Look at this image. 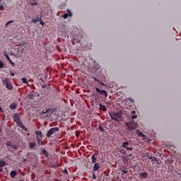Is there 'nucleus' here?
<instances>
[{"label":"nucleus","instance_id":"f257e3e1","mask_svg":"<svg viewBox=\"0 0 181 181\" xmlns=\"http://www.w3.org/2000/svg\"><path fill=\"white\" fill-rule=\"evenodd\" d=\"M13 119L14 122L16 123L18 127H19L20 128H22V129H23V131H25L26 132H28V129L25 128V125H23V124H22L21 122V116L19 115V114L14 113V115L13 116Z\"/></svg>","mask_w":181,"mask_h":181},{"label":"nucleus","instance_id":"f03ea898","mask_svg":"<svg viewBox=\"0 0 181 181\" xmlns=\"http://www.w3.org/2000/svg\"><path fill=\"white\" fill-rule=\"evenodd\" d=\"M110 117H111L113 121H115L116 122H119V119H122V112L118 111L117 112H110L109 113Z\"/></svg>","mask_w":181,"mask_h":181},{"label":"nucleus","instance_id":"7ed1b4c3","mask_svg":"<svg viewBox=\"0 0 181 181\" xmlns=\"http://www.w3.org/2000/svg\"><path fill=\"white\" fill-rule=\"evenodd\" d=\"M35 134H36V138L37 141V144L39 146L43 145V136L42 135V132L40 131H35Z\"/></svg>","mask_w":181,"mask_h":181},{"label":"nucleus","instance_id":"20e7f679","mask_svg":"<svg viewBox=\"0 0 181 181\" xmlns=\"http://www.w3.org/2000/svg\"><path fill=\"white\" fill-rule=\"evenodd\" d=\"M60 129H59V127H53L52 129H50L46 134L47 138H50L52 136V135H54V134H56V132H59Z\"/></svg>","mask_w":181,"mask_h":181},{"label":"nucleus","instance_id":"39448f33","mask_svg":"<svg viewBox=\"0 0 181 181\" xmlns=\"http://www.w3.org/2000/svg\"><path fill=\"white\" fill-rule=\"evenodd\" d=\"M6 146H9L10 148H13V149H18V146L16 144H14L11 141H6Z\"/></svg>","mask_w":181,"mask_h":181},{"label":"nucleus","instance_id":"423d86ee","mask_svg":"<svg viewBox=\"0 0 181 181\" xmlns=\"http://www.w3.org/2000/svg\"><path fill=\"white\" fill-rule=\"evenodd\" d=\"M96 91L99 94H101L102 95H105V98L108 97V93H107V90H100V88H96Z\"/></svg>","mask_w":181,"mask_h":181},{"label":"nucleus","instance_id":"0eeeda50","mask_svg":"<svg viewBox=\"0 0 181 181\" xmlns=\"http://www.w3.org/2000/svg\"><path fill=\"white\" fill-rule=\"evenodd\" d=\"M122 147L127 149V151H132V147H129V143L127 141L122 143Z\"/></svg>","mask_w":181,"mask_h":181},{"label":"nucleus","instance_id":"6e6552de","mask_svg":"<svg viewBox=\"0 0 181 181\" xmlns=\"http://www.w3.org/2000/svg\"><path fill=\"white\" fill-rule=\"evenodd\" d=\"M97 156H98V153H95L91 156V162L92 163H97Z\"/></svg>","mask_w":181,"mask_h":181},{"label":"nucleus","instance_id":"1a4fd4ad","mask_svg":"<svg viewBox=\"0 0 181 181\" xmlns=\"http://www.w3.org/2000/svg\"><path fill=\"white\" fill-rule=\"evenodd\" d=\"M136 134L138 136H140V138H146V136H145V134H144L139 129H136Z\"/></svg>","mask_w":181,"mask_h":181},{"label":"nucleus","instance_id":"9d476101","mask_svg":"<svg viewBox=\"0 0 181 181\" xmlns=\"http://www.w3.org/2000/svg\"><path fill=\"white\" fill-rule=\"evenodd\" d=\"M139 176L141 179H148V173H141Z\"/></svg>","mask_w":181,"mask_h":181},{"label":"nucleus","instance_id":"9b49d317","mask_svg":"<svg viewBox=\"0 0 181 181\" xmlns=\"http://www.w3.org/2000/svg\"><path fill=\"white\" fill-rule=\"evenodd\" d=\"M99 169H100V164L98 163H95L93 168V170H94V172H97V170H98Z\"/></svg>","mask_w":181,"mask_h":181},{"label":"nucleus","instance_id":"f8f14e48","mask_svg":"<svg viewBox=\"0 0 181 181\" xmlns=\"http://www.w3.org/2000/svg\"><path fill=\"white\" fill-rule=\"evenodd\" d=\"M16 107H18V104L16 103H13L11 105H10V110H16Z\"/></svg>","mask_w":181,"mask_h":181},{"label":"nucleus","instance_id":"ddd939ff","mask_svg":"<svg viewBox=\"0 0 181 181\" xmlns=\"http://www.w3.org/2000/svg\"><path fill=\"white\" fill-rule=\"evenodd\" d=\"M30 97L31 100H35V97H39V93L33 92V93L30 94Z\"/></svg>","mask_w":181,"mask_h":181},{"label":"nucleus","instance_id":"4468645a","mask_svg":"<svg viewBox=\"0 0 181 181\" xmlns=\"http://www.w3.org/2000/svg\"><path fill=\"white\" fill-rule=\"evenodd\" d=\"M3 84H4L5 86H6L7 84H9V78H4L3 80Z\"/></svg>","mask_w":181,"mask_h":181},{"label":"nucleus","instance_id":"2eb2a0df","mask_svg":"<svg viewBox=\"0 0 181 181\" xmlns=\"http://www.w3.org/2000/svg\"><path fill=\"white\" fill-rule=\"evenodd\" d=\"M6 8V4H3L0 2V11H5V8Z\"/></svg>","mask_w":181,"mask_h":181},{"label":"nucleus","instance_id":"dca6fc26","mask_svg":"<svg viewBox=\"0 0 181 181\" xmlns=\"http://www.w3.org/2000/svg\"><path fill=\"white\" fill-rule=\"evenodd\" d=\"M100 107V110H101V111H106L107 110V107H105V105H99Z\"/></svg>","mask_w":181,"mask_h":181},{"label":"nucleus","instance_id":"f3484780","mask_svg":"<svg viewBox=\"0 0 181 181\" xmlns=\"http://www.w3.org/2000/svg\"><path fill=\"white\" fill-rule=\"evenodd\" d=\"M42 153H43V155H45V156H46L47 158V156H49V152H47L46 151V149L43 148L42 150H41Z\"/></svg>","mask_w":181,"mask_h":181},{"label":"nucleus","instance_id":"a211bd4d","mask_svg":"<svg viewBox=\"0 0 181 181\" xmlns=\"http://www.w3.org/2000/svg\"><path fill=\"white\" fill-rule=\"evenodd\" d=\"M10 176L11 177H15L16 176V171L15 170H12L11 173H10Z\"/></svg>","mask_w":181,"mask_h":181},{"label":"nucleus","instance_id":"6ab92c4d","mask_svg":"<svg viewBox=\"0 0 181 181\" xmlns=\"http://www.w3.org/2000/svg\"><path fill=\"white\" fill-rule=\"evenodd\" d=\"M21 81L23 83V84H27L28 87H29V83H28V80L26 78H23L21 79Z\"/></svg>","mask_w":181,"mask_h":181},{"label":"nucleus","instance_id":"aec40b11","mask_svg":"<svg viewBox=\"0 0 181 181\" xmlns=\"http://www.w3.org/2000/svg\"><path fill=\"white\" fill-rule=\"evenodd\" d=\"M29 146L31 149H33V148H35V146H36V143L35 142H30L29 144Z\"/></svg>","mask_w":181,"mask_h":181},{"label":"nucleus","instance_id":"412c9836","mask_svg":"<svg viewBox=\"0 0 181 181\" xmlns=\"http://www.w3.org/2000/svg\"><path fill=\"white\" fill-rule=\"evenodd\" d=\"M6 165V163L4 160H0V168H4Z\"/></svg>","mask_w":181,"mask_h":181},{"label":"nucleus","instance_id":"4be33fe9","mask_svg":"<svg viewBox=\"0 0 181 181\" xmlns=\"http://www.w3.org/2000/svg\"><path fill=\"white\" fill-rule=\"evenodd\" d=\"M127 127L128 131H134L135 129V128L129 126V124H127Z\"/></svg>","mask_w":181,"mask_h":181},{"label":"nucleus","instance_id":"5701e85b","mask_svg":"<svg viewBox=\"0 0 181 181\" xmlns=\"http://www.w3.org/2000/svg\"><path fill=\"white\" fill-rule=\"evenodd\" d=\"M6 88H7V90H12L13 87L12 85L7 83V85H6Z\"/></svg>","mask_w":181,"mask_h":181},{"label":"nucleus","instance_id":"b1692460","mask_svg":"<svg viewBox=\"0 0 181 181\" xmlns=\"http://www.w3.org/2000/svg\"><path fill=\"white\" fill-rule=\"evenodd\" d=\"M13 21H8L6 25H5V28H8V26H9V25H11V23H13Z\"/></svg>","mask_w":181,"mask_h":181},{"label":"nucleus","instance_id":"393cba45","mask_svg":"<svg viewBox=\"0 0 181 181\" xmlns=\"http://www.w3.org/2000/svg\"><path fill=\"white\" fill-rule=\"evenodd\" d=\"M4 56L6 57V58L7 59V60L11 59V58L9 57V55H8V54H6V51H5V52H4Z\"/></svg>","mask_w":181,"mask_h":181},{"label":"nucleus","instance_id":"a878e982","mask_svg":"<svg viewBox=\"0 0 181 181\" xmlns=\"http://www.w3.org/2000/svg\"><path fill=\"white\" fill-rule=\"evenodd\" d=\"M5 64L2 62V60H0V69H4Z\"/></svg>","mask_w":181,"mask_h":181},{"label":"nucleus","instance_id":"bb28decb","mask_svg":"<svg viewBox=\"0 0 181 181\" xmlns=\"http://www.w3.org/2000/svg\"><path fill=\"white\" fill-rule=\"evenodd\" d=\"M120 153H122V155H125L127 153V151H125L124 148H122L120 150Z\"/></svg>","mask_w":181,"mask_h":181},{"label":"nucleus","instance_id":"cd10ccee","mask_svg":"<svg viewBox=\"0 0 181 181\" xmlns=\"http://www.w3.org/2000/svg\"><path fill=\"white\" fill-rule=\"evenodd\" d=\"M151 162H157V163H158L159 165V162L158 161V159L156 158V157H153L151 159Z\"/></svg>","mask_w":181,"mask_h":181},{"label":"nucleus","instance_id":"c85d7f7f","mask_svg":"<svg viewBox=\"0 0 181 181\" xmlns=\"http://www.w3.org/2000/svg\"><path fill=\"white\" fill-rule=\"evenodd\" d=\"M66 14H68V16H72L73 13H71V11L70 10H66Z\"/></svg>","mask_w":181,"mask_h":181},{"label":"nucleus","instance_id":"c756f323","mask_svg":"<svg viewBox=\"0 0 181 181\" xmlns=\"http://www.w3.org/2000/svg\"><path fill=\"white\" fill-rule=\"evenodd\" d=\"M149 157V155H148V153H145L142 154V158H148Z\"/></svg>","mask_w":181,"mask_h":181},{"label":"nucleus","instance_id":"7c9ffc66","mask_svg":"<svg viewBox=\"0 0 181 181\" xmlns=\"http://www.w3.org/2000/svg\"><path fill=\"white\" fill-rule=\"evenodd\" d=\"M35 21H36L37 22L41 21H42V17H39V16H37V17L36 18Z\"/></svg>","mask_w":181,"mask_h":181},{"label":"nucleus","instance_id":"2f4dec72","mask_svg":"<svg viewBox=\"0 0 181 181\" xmlns=\"http://www.w3.org/2000/svg\"><path fill=\"white\" fill-rule=\"evenodd\" d=\"M30 5H31V6H36V5H37V3H36V2H30Z\"/></svg>","mask_w":181,"mask_h":181},{"label":"nucleus","instance_id":"473e14b6","mask_svg":"<svg viewBox=\"0 0 181 181\" xmlns=\"http://www.w3.org/2000/svg\"><path fill=\"white\" fill-rule=\"evenodd\" d=\"M62 17L64 18V19H67L69 18V14L65 13L62 16Z\"/></svg>","mask_w":181,"mask_h":181},{"label":"nucleus","instance_id":"72a5a7b5","mask_svg":"<svg viewBox=\"0 0 181 181\" xmlns=\"http://www.w3.org/2000/svg\"><path fill=\"white\" fill-rule=\"evenodd\" d=\"M92 179H93V180H97V175H95V174H93V175H92Z\"/></svg>","mask_w":181,"mask_h":181},{"label":"nucleus","instance_id":"f704fd0d","mask_svg":"<svg viewBox=\"0 0 181 181\" xmlns=\"http://www.w3.org/2000/svg\"><path fill=\"white\" fill-rule=\"evenodd\" d=\"M8 62H9L10 64L12 65L13 67L15 66V65H14V64H13V62H12V60H11V59L8 60Z\"/></svg>","mask_w":181,"mask_h":181},{"label":"nucleus","instance_id":"c9c22d12","mask_svg":"<svg viewBox=\"0 0 181 181\" xmlns=\"http://www.w3.org/2000/svg\"><path fill=\"white\" fill-rule=\"evenodd\" d=\"M36 19L33 18L32 21H31V23H36Z\"/></svg>","mask_w":181,"mask_h":181},{"label":"nucleus","instance_id":"e433bc0d","mask_svg":"<svg viewBox=\"0 0 181 181\" xmlns=\"http://www.w3.org/2000/svg\"><path fill=\"white\" fill-rule=\"evenodd\" d=\"M63 173H64V175H67V173H69V171H67V170H64L63 171Z\"/></svg>","mask_w":181,"mask_h":181},{"label":"nucleus","instance_id":"4c0bfd02","mask_svg":"<svg viewBox=\"0 0 181 181\" xmlns=\"http://www.w3.org/2000/svg\"><path fill=\"white\" fill-rule=\"evenodd\" d=\"M122 173H128V170H122Z\"/></svg>","mask_w":181,"mask_h":181},{"label":"nucleus","instance_id":"58836bf2","mask_svg":"<svg viewBox=\"0 0 181 181\" xmlns=\"http://www.w3.org/2000/svg\"><path fill=\"white\" fill-rule=\"evenodd\" d=\"M40 24H41L42 26H45V23L42 21V20L40 21Z\"/></svg>","mask_w":181,"mask_h":181},{"label":"nucleus","instance_id":"ea45409f","mask_svg":"<svg viewBox=\"0 0 181 181\" xmlns=\"http://www.w3.org/2000/svg\"><path fill=\"white\" fill-rule=\"evenodd\" d=\"M10 76H11L12 77H13L15 76V74L13 73L12 71H10Z\"/></svg>","mask_w":181,"mask_h":181},{"label":"nucleus","instance_id":"a19ab883","mask_svg":"<svg viewBox=\"0 0 181 181\" xmlns=\"http://www.w3.org/2000/svg\"><path fill=\"white\" fill-rule=\"evenodd\" d=\"M76 136L77 137L80 136V133L78 132H76Z\"/></svg>","mask_w":181,"mask_h":181},{"label":"nucleus","instance_id":"79ce46f5","mask_svg":"<svg viewBox=\"0 0 181 181\" xmlns=\"http://www.w3.org/2000/svg\"><path fill=\"white\" fill-rule=\"evenodd\" d=\"M134 125L135 128H138V123L134 122Z\"/></svg>","mask_w":181,"mask_h":181},{"label":"nucleus","instance_id":"37998d69","mask_svg":"<svg viewBox=\"0 0 181 181\" xmlns=\"http://www.w3.org/2000/svg\"><path fill=\"white\" fill-rule=\"evenodd\" d=\"M135 118H136V115H132V119H135Z\"/></svg>","mask_w":181,"mask_h":181},{"label":"nucleus","instance_id":"c03bdc74","mask_svg":"<svg viewBox=\"0 0 181 181\" xmlns=\"http://www.w3.org/2000/svg\"><path fill=\"white\" fill-rule=\"evenodd\" d=\"M100 129L101 132H104V129H103V127H100Z\"/></svg>","mask_w":181,"mask_h":181},{"label":"nucleus","instance_id":"a18cd8bd","mask_svg":"<svg viewBox=\"0 0 181 181\" xmlns=\"http://www.w3.org/2000/svg\"><path fill=\"white\" fill-rule=\"evenodd\" d=\"M153 156H149L148 157V159H150L151 160V159L153 158Z\"/></svg>","mask_w":181,"mask_h":181},{"label":"nucleus","instance_id":"49530a36","mask_svg":"<svg viewBox=\"0 0 181 181\" xmlns=\"http://www.w3.org/2000/svg\"><path fill=\"white\" fill-rule=\"evenodd\" d=\"M0 112H4V110H2V107H0Z\"/></svg>","mask_w":181,"mask_h":181},{"label":"nucleus","instance_id":"de8ad7c7","mask_svg":"<svg viewBox=\"0 0 181 181\" xmlns=\"http://www.w3.org/2000/svg\"><path fill=\"white\" fill-rule=\"evenodd\" d=\"M49 112V110H47L45 112H44V114H46V112Z\"/></svg>","mask_w":181,"mask_h":181},{"label":"nucleus","instance_id":"09e8293b","mask_svg":"<svg viewBox=\"0 0 181 181\" xmlns=\"http://www.w3.org/2000/svg\"><path fill=\"white\" fill-rule=\"evenodd\" d=\"M2 170H3V169H2V168H0V173H1V172H2Z\"/></svg>","mask_w":181,"mask_h":181},{"label":"nucleus","instance_id":"8fccbe9b","mask_svg":"<svg viewBox=\"0 0 181 181\" xmlns=\"http://www.w3.org/2000/svg\"><path fill=\"white\" fill-rule=\"evenodd\" d=\"M45 87H46V86H43V88H45Z\"/></svg>","mask_w":181,"mask_h":181},{"label":"nucleus","instance_id":"3c124183","mask_svg":"<svg viewBox=\"0 0 181 181\" xmlns=\"http://www.w3.org/2000/svg\"><path fill=\"white\" fill-rule=\"evenodd\" d=\"M173 162L170 160V163H172Z\"/></svg>","mask_w":181,"mask_h":181},{"label":"nucleus","instance_id":"603ef678","mask_svg":"<svg viewBox=\"0 0 181 181\" xmlns=\"http://www.w3.org/2000/svg\"><path fill=\"white\" fill-rule=\"evenodd\" d=\"M133 114H135V112H133Z\"/></svg>","mask_w":181,"mask_h":181},{"label":"nucleus","instance_id":"864d4df0","mask_svg":"<svg viewBox=\"0 0 181 181\" xmlns=\"http://www.w3.org/2000/svg\"><path fill=\"white\" fill-rule=\"evenodd\" d=\"M59 181H62V180H59Z\"/></svg>","mask_w":181,"mask_h":181}]
</instances>
